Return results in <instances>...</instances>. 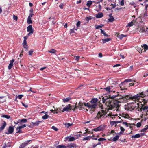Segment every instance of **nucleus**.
Instances as JSON below:
<instances>
[{"label":"nucleus","instance_id":"10","mask_svg":"<svg viewBox=\"0 0 148 148\" xmlns=\"http://www.w3.org/2000/svg\"><path fill=\"white\" fill-rule=\"evenodd\" d=\"M92 104V105L90 104L89 108V109H91V110H92L93 109H94L95 108H96V107L97 106V104Z\"/></svg>","mask_w":148,"mask_h":148},{"label":"nucleus","instance_id":"9","mask_svg":"<svg viewBox=\"0 0 148 148\" xmlns=\"http://www.w3.org/2000/svg\"><path fill=\"white\" fill-rule=\"evenodd\" d=\"M98 99L97 98H92L90 101V102L92 104H97V102L98 101Z\"/></svg>","mask_w":148,"mask_h":148},{"label":"nucleus","instance_id":"41","mask_svg":"<svg viewBox=\"0 0 148 148\" xmlns=\"http://www.w3.org/2000/svg\"><path fill=\"white\" fill-rule=\"evenodd\" d=\"M108 21L110 22H112L114 21V19L113 17H111L110 18L108 19Z\"/></svg>","mask_w":148,"mask_h":148},{"label":"nucleus","instance_id":"11","mask_svg":"<svg viewBox=\"0 0 148 148\" xmlns=\"http://www.w3.org/2000/svg\"><path fill=\"white\" fill-rule=\"evenodd\" d=\"M3 124L0 127V132H1L4 129L6 125V123L5 121H3Z\"/></svg>","mask_w":148,"mask_h":148},{"label":"nucleus","instance_id":"25","mask_svg":"<svg viewBox=\"0 0 148 148\" xmlns=\"http://www.w3.org/2000/svg\"><path fill=\"white\" fill-rule=\"evenodd\" d=\"M26 127V125L25 124L23 125L22 126H20L17 127L16 130H18V129H21L22 128H24Z\"/></svg>","mask_w":148,"mask_h":148},{"label":"nucleus","instance_id":"58","mask_svg":"<svg viewBox=\"0 0 148 148\" xmlns=\"http://www.w3.org/2000/svg\"><path fill=\"white\" fill-rule=\"evenodd\" d=\"M111 5H112V7L111 8V9L114 8L116 6V5L115 3L114 4H112V3H111Z\"/></svg>","mask_w":148,"mask_h":148},{"label":"nucleus","instance_id":"54","mask_svg":"<svg viewBox=\"0 0 148 148\" xmlns=\"http://www.w3.org/2000/svg\"><path fill=\"white\" fill-rule=\"evenodd\" d=\"M81 24V22L80 21H78L76 23V26L77 27H78Z\"/></svg>","mask_w":148,"mask_h":148},{"label":"nucleus","instance_id":"50","mask_svg":"<svg viewBox=\"0 0 148 148\" xmlns=\"http://www.w3.org/2000/svg\"><path fill=\"white\" fill-rule=\"evenodd\" d=\"M146 126L147 127L142 129L141 131V132H145L146 130L148 129V125H146Z\"/></svg>","mask_w":148,"mask_h":148},{"label":"nucleus","instance_id":"8","mask_svg":"<svg viewBox=\"0 0 148 148\" xmlns=\"http://www.w3.org/2000/svg\"><path fill=\"white\" fill-rule=\"evenodd\" d=\"M103 130V128L102 127L101 125L98 127L94 128L92 130L95 132L101 131Z\"/></svg>","mask_w":148,"mask_h":148},{"label":"nucleus","instance_id":"63","mask_svg":"<svg viewBox=\"0 0 148 148\" xmlns=\"http://www.w3.org/2000/svg\"><path fill=\"white\" fill-rule=\"evenodd\" d=\"M33 15V14L30 13L28 17V18H31V17H32Z\"/></svg>","mask_w":148,"mask_h":148},{"label":"nucleus","instance_id":"4","mask_svg":"<svg viewBox=\"0 0 148 148\" xmlns=\"http://www.w3.org/2000/svg\"><path fill=\"white\" fill-rule=\"evenodd\" d=\"M14 130V127L12 126H9L8 130V132H5V134H12Z\"/></svg>","mask_w":148,"mask_h":148},{"label":"nucleus","instance_id":"13","mask_svg":"<svg viewBox=\"0 0 148 148\" xmlns=\"http://www.w3.org/2000/svg\"><path fill=\"white\" fill-rule=\"evenodd\" d=\"M42 121H36V122L34 123L32 122L31 123L33 124V126H37L38 125L39 123L42 122Z\"/></svg>","mask_w":148,"mask_h":148},{"label":"nucleus","instance_id":"47","mask_svg":"<svg viewBox=\"0 0 148 148\" xmlns=\"http://www.w3.org/2000/svg\"><path fill=\"white\" fill-rule=\"evenodd\" d=\"M137 49L140 53H141L142 50L140 47H137Z\"/></svg>","mask_w":148,"mask_h":148},{"label":"nucleus","instance_id":"53","mask_svg":"<svg viewBox=\"0 0 148 148\" xmlns=\"http://www.w3.org/2000/svg\"><path fill=\"white\" fill-rule=\"evenodd\" d=\"M139 106H137V109H138V111H139L140 112H141L142 111V110H143V108H139Z\"/></svg>","mask_w":148,"mask_h":148},{"label":"nucleus","instance_id":"56","mask_svg":"<svg viewBox=\"0 0 148 148\" xmlns=\"http://www.w3.org/2000/svg\"><path fill=\"white\" fill-rule=\"evenodd\" d=\"M141 125V123L140 122H138L137 123L136 126L137 127H140Z\"/></svg>","mask_w":148,"mask_h":148},{"label":"nucleus","instance_id":"29","mask_svg":"<svg viewBox=\"0 0 148 148\" xmlns=\"http://www.w3.org/2000/svg\"><path fill=\"white\" fill-rule=\"evenodd\" d=\"M92 1H88L86 5H87V6L88 7H89L91 6V5H92Z\"/></svg>","mask_w":148,"mask_h":148},{"label":"nucleus","instance_id":"30","mask_svg":"<svg viewBox=\"0 0 148 148\" xmlns=\"http://www.w3.org/2000/svg\"><path fill=\"white\" fill-rule=\"evenodd\" d=\"M70 146V148H74L77 147V145L75 143H71L69 144Z\"/></svg>","mask_w":148,"mask_h":148},{"label":"nucleus","instance_id":"64","mask_svg":"<svg viewBox=\"0 0 148 148\" xmlns=\"http://www.w3.org/2000/svg\"><path fill=\"white\" fill-rule=\"evenodd\" d=\"M120 130L121 131L123 132L125 131V129H124L122 127L120 126Z\"/></svg>","mask_w":148,"mask_h":148},{"label":"nucleus","instance_id":"21","mask_svg":"<svg viewBox=\"0 0 148 148\" xmlns=\"http://www.w3.org/2000/svg\"><path fill=\"white\" fill-rule=\"evenodd\" d=\"M109 97L108 98L107 97H106L107 98V100H106V104L107 103H108V105H109L110 106V105L111 104V100H110L109 99Z\"/></svg>","mask_w":148,"mask_h":148},{"label":"nucleus","instance_id":"33","mask_svg":"<svg viewBox=\"0 0 148 148\" xmlns=\"http://www.w3.org/2000/svg\"><path fill=\"white\" fill-rule=\"evenodd\" d=\"M50 117L47 114H45L44 116H43L42 117V118L45 120L47 119L48 118H49Z\"/></svg>","mask_w":148,"mask_h":148},{"label":"nucleus","instance_id":"49","mask_svg":"<svg viewBox=\"0 0 148 148\" xmlns=\"http://www.w3.org/2000/svg\"><path fill=\"white\" fill-rule=\"evenodd\" d=\"M110 124L112 126L114 125V124H116V121H110Z\"/></svg>","mask_w":148,"mask_h":148},{"label":"nucleus","instance_id":"61","mask_svg":"<svg viewBox=\"0 0 148 148\" xmlns=\"http://www.w3.org/2000/svg\"><path fill=\"white\" fill-rule=\"evenodd\" d=\"M33 51L32 49L30 50L28 54L30 55H31L32 54V53L33 52Z\"/></svg>","mask_w":148,"mask_h":148},{"label":"nucleus","instance_id":"57","mask_svg":"<svg viewBox=\"0 0 148 148\" xmlns=\"http://www.w3.org/2000/svg\"><path fill=\"white\" fill-rule=\"evenodd\" d=\"M74 28L72 29H71L70 31V34L75 33Z\"/></svg>","mask_w":148,"mask_h":148},{"label":"nucleus","instance_id":"35","mask_svg":"<svg viewBox=\"0 0 148 148\" xmlns=\"http://www.w3.org/2000/svg\"><path fill=\"white\" fill-rule=\"evenodd\" d=\"M92 136H88L87 137L84 138L82 140L83 141L88 140H90V138L92 137Z\"/></svg>","mask_w":148,"mask_h":148},{"label":"nucleus","instance_id":"37","mask_svg":"<svg viewBox=\"0 0 148 148\" xmlns=\"http://www.w3.org/2000/svg\"><path fill=\"white\" fill-rule=\"evenodd\" d=\"M20 122H23L24 123H26L27 121V119H23L21 120H19Z\"/></svg>","mask_w":148,"mask_h":148},{"label":"nucleus","instance_id":"27","mask_svg":"<svg viewBox=\"0 0 148 148\" xmlns=\"http://www.w3.org/2000/svg\"><path fill=\"white\" fill-rule=\"evenodd\" d=\"M119 136L118 135H116L115 136L113 137L112 139V141H117L119 139Z\"/></svg>","mask_w":148,"mask_h":148},{"label":"nucleus","instance_id":"2","mask_svg":"<svg viewBox=\"0 0 148 148\" xmlns=\"http://www.w3.org/2000/svg\"><path fill=\"white\" fill-rule=\"evenodd\" d=\"M119 99L117 98V100L115 102H114L113 104L110 105V106L112 109H114V108H119L120 107V105L119 103H121V102L118 100V99Z\"/></svg>","mask_w":148,"mask_h":148},{"label":"nucleus","instance_id":"51","mask_svg":"<svg viewBox=\"0 0 148 148\" xmlns=\"http://www.w3.org/2000/svg\"><path fill=\"white\" fill-rule=\"evenodd\" d=\"M98 140L99 141H104V140H106V139L105 138H100L98 139Z\"/></svg>","mask_w":148,"mask_h":148},{"label":"nucleus","instance_id":"7","mask_svg":"<svg viewBox=\"0 0 148 148\" xmlns=\"http://www.w3.org/2000/svg\"><path fill=\"white\" fill-rule=\"evenodd\" d=\"M67 141L71 142L75 140V138L74 137H67L65 138Z\"/></svg>","mask_w":148,"mask_h":148},{"label":"nucleus","instance_id":"42","mask_svg":"<svg viewBox=\"0 0 148 148\" xmlns=\"http://www.w3.org/2000/svg\"><path fill=\"white\" fill-rule=\"evenodd\" d=\"M145 29L144 27H142L140 28L139 32H145Z\"/></svg>","mask_w":148,"mask_h":148},{"label":"nucleus","instance_id":"31","mask_svg":"<svg viewBox=\"0 0 148 148\" xmlns=\"http://www.w3.org/2000/svg\"><path fill=\"white\" fill-rule=\"evenodd\" d=\"M27 22L28 24H32L33 23L32 21L31 20V18H28Z\"/></svg>","mask_w":148,"mask_h":148},{"label":"nucleus","instance_id":"6","mask_svg":"<svg viewBox=\"0 0 148 148\" xmlns=\"http://www.w3.org/2000/svg\"><path fill=\"white\" fill-rule=\"evenodd\" d=\"M27 30L28 32H30L31 33H33V29L32 25H30L27 27Z\"/></svg>","mask_w":148,"mask_h":148},{"label":"nucleus","instance_id":"36","mask_svg":"<svg viewBox=\"0 0 148 148\" xmlns=\"http://www.w3.org/2000/svg\"><path fill=\"white\" fill-rule=\"evenodd\" d=\"M104 89L108 92H110V87L109 86L104 88Z\"/></svg>","mask_w":148,"mask_h":148},{"label":"nucleus","instance_id":"48","mask_svg":"<svg viewBox=\"0 0 148 148\" xmlns=\"http://www.w3.org/2000/svg\"><path fill=\"white\" fill-rule=\"evenodd\" d=\"M65 125L66 127H69L71 126L72 125V124H71L69 123H66L65 124Z\"/></svg>","mask_w":148,"mask_h":148},{"label":"nucleus","instance_id":"22","mask_svg":"<svg viewBox=\"0 0 148 148\" xmlns=\"http://www.w3.org/2000/svg\"><path fill=\"white\" fill-rule=\"evenodd\" d=\"M100 30H101V34H103L104 36H106L107 37H109L110 36L109 35H108V34H107L106 33V32L104 30H102L101 29H100Z\"/></svg>","mask_w":148,"mask_h":148},{"label":"nucleus","instance_id":"59","mask_svg":"<svg viewBox=\"0 0 148 148\" xmlns=\"http://www.w3.org/2000/svg\"><path fill=\"white\" fill-rule=\"evenodd\" d=\"M120 4L121 6H123L124 4V0H122L120 2Z\"/></svg>","mask_w":148,"mask_h":148},{"label":"nucleus","instance_id":"60","mask_svg":"<svg viewBox=\"0 0 148 148\" xmlns=\"http://www.w3.org/2000/svg\"><path fill=\"white\" fill-rule=\"evenodd\" d=\"M13 18L14 20L17 21V20L18 17L17 16L15 15H13Z\"/></svg>","mask_w":148,"mask_h":148},{"label":"nucleus","instance_id":"46","mask_svg":"<svg viewBox=\"0 0 148 148\" xmlns=\"http://www.w3.org/2000/svg\"><path fill=\"white\" fill-rule=\"evenodd\" d=\"M100 112H101V114H102L103 116L105 115L106 114V112L105 110H102Z\"/></svg>","mask_w":148,"mask_h":148},{"label":"nucleus","instance_id":"20","mask_svg":"<svg viewBox=\"0 0 148 148\" xmlns=\"http://www.w3.org/2000/svg\"><path fill=\"white\" fill-rule=\"evenodd\" d=\"M140 136H140V134H135V135H132V138H137L140 137Z\"/></svg>","mask_w":148,"mask_h":148},{"label":"nucleus","instance_id":"24","mask_svg":"<svg viewBox=\"0 0 148 148\" xmlns=\"http://www.w3.org/2000/svg\"><path fill=\"white\" fill-rule=\"evenodd\" d=\"M103 116L102 114H101V112H99L98 113L96 117L98 119H99V118L102 117Z\"/></svg>","mask_w":148,"mask_h":148},{"label":"nucleus","instance_id":"52","mask_svg":"<svg viewBox=\"0 0 148 148\" xmlns=\"http://www.w3.org/2000/svg\"><path fill=\"white\" fill-rule=\"evenodd\" d=\"M52 129L53 130H54L57 131L58 130V129L55 126H53L52 127Z\"/></svg>","mask_w":148,"mask_h":148},{"label":"nucleus","instance_id":"26","mask_svg":"<svg viewBox=\"0 0 148 148\" xmlns=\"http://www.w3.org/2000/svg\"><path fill=\"white\" fill-rule=\"evenodd\" d=\"M143 49H144V52L146 51V50L148 49V46L146 44H144L143 45Z\"/></svg>","mask_w":148,"mask_h":148},{"label":"nucleus","instance_id":"38","mask_svg":"<svg viewBox=\"0 0 148 148\" xmlns=\"http://www.w3.org/2000/svg\"><path fill=\"white\" fill-rule=\"evenodd\" d=\"M104 26V25L103 24H101L100 25H96L95 26V28L96 29H99L100 28H102L103 26Z\"/></svg>","mask_w":148,"mask_h":148},{"label":"nucleus","instance_id":"39","mask_svg":"<svg viewBox=\"0 0 148 148\" xmlns=\"http://www.w3.org/2000/svg\"><path fill=\"white\" fill-rule=\"evenodd\" d=\"M118 96H119V94H118L117 95H113L112 96H111V95L109 96V98H111V99H114L116 97H117Z\"/></svg>","mask_w":148,"mask_h":148},{"label":"nucleus","instance_id":"14","mask_svg":"<svg viewBox=\"0 0 148 148\" xmlns=\"http://www.w3.org/2000/svg\"><path fill=\"white\" fill-rule=\"evenodd\" d=\"M103 16V13L102 12H99L97 14H96L95 17L97 18H102Z\"/></svg>","mask_w":148,"mask_h":148},{"label":"nucleus","instance_id":"40","mask_svg":"<svg viewBox=\"0 0 148 148\" xmlns=\"http://www.w3.org/2000/svg\"><path fill=\"white\" fill-rule=\"evenodd\" d=\"M48 52L52 53H55L56 52V51L53 49H52L50 50H49Z\"/></svg>","mask_w":148,"mask_h":148},{"label":"nucleus","instance_id":"62","mask_svg":"<svg viewBox=\"0 0 148 148\" xmlns=\"http://www.w3.org/2000/svg\"><path fill=\"white\" fill-rule=\"evenodd\" d=\"M23 96V95H19L18 96V97L19 99H21Z\"/></svg>","mask_w":148,"mask_h":148},{"label":"nucleus","instance_id":"43","mask_svg":"<svg viewBox=\"0 0 148 148\" xmlns=\"http://www.w3.org/2000/svg\"><path fill=\"white\" fill-rule=\"evenodd\" d=\"M106 97H103L102 98V102L104 103H106V100H107Z\"/></svg>","mask_w":148,"mask_h":148},{"label":"nucleus","instance_id":"5","mask_svg":"<svg viewBox=\"0 0 148 148\" xmlns=\"http://www.w3.org/2000/svg\"><path fill=\"white\" fill-rule=\"evenodd\" d=\"M30 140L27 141L24 143L21 144L19 147V148H24L28 143L30 141Z\"/></svg>","mask_w":148,"mask_h":148},{"label":"nucleus","instance_id":"17","mask_svg":"<svg viewBox=\"0 0 148 148\" xmlns=\"http://www.w3.org/2000/svg\"><path fill=\"white\" fill-rule=\"evenodd\" d=\"M142 97V96H140L139 95L137 94L136 95L133 96L132 97V99H138L140 97Z\"/></svg>","mask_w":148,"mask_h":148},{"label":"nucleus","instance_id":"44","mask_svg":"<svg viewBox=\"0 0 148 148\" xmlns=\"http://www.w3.org/2000/svg\"><path fill=\"white\" fill-rule=\"evenodd\" d=\"M134 24V23L132 22V21H131L127 25V27L129 26L131 27Z\"/></svg>","mask_w":148,"mask_h":148},{"label":"nucleus","instance_id":"34","mask_svg":"<svg viewBox=\"0 0 148 148\" xmlns=\"http://www.w3.org/2000/svg\"><path fill=\"white\" fill-rule=\"evenodd\" d=\"M1 117L5 118L8 119H9L10 117V116L5 114H2Z\"/></svg>","mask_w":148,"mask_h":148},{"label":"nucleus","instance_id":"16","mask_svg":"<svg viewBox=\"0 0 148 148\" xmlns=\"http://www.w3.org/2000/svg\"><path fill=\"white\" fill-rule=\"evenodd\" d=\"M83 106V103L82 102H80L78 104V106H76L77 107V108H76V109H77V108H79V109L80 110H81V108H82Z\"/></svg>","mask_w":148,"mask_h":148},{"label":"nucleus","instance_id":"28","mask_svg":"<svg viewBox=\"0 0 148 148\" xmlns=\"http://www.w3.org/2000/svg\"><path fill=\"white\" fill-rule=\"evenodd\" d=\"M56 147L57 148H66V146L63 144L58 145Z\"/></svg>","mask_w":148,"mask_h":148},{"label":"nucleus","instance_id":"18","mask_svg":"<svg viewBox=\"0 0 148 148\" xmlns=\"http://www.w3.org/2000/svg\"><path fill=\"white\" fill-rule=\"evenodd\" d=\"M71 99L70 97H67L66 98H64L62 99L63 101L64 102H67L69 101Z\"/></svg>","mask_w":148,"mask_h":148},{"label":"nucleus","instance_id":"23","mask_svg":"<svg viewBox=\"0 0 148 148\" xmlns=\"http://www.w3.org/2000/svg\"><path fill=\"white\" fill-rule=\"evenodd\" d=\"M122 124H123L125 125V126L127 127H128V125H135V124H134V123H127L126 122H123Z\"/></svg>","mask_w":148,"mask_h":148},{"label":"nucleus","instance_id":"3","mask_svg":"<svg viewBox=\"0 0 148 148\" xmlns=\"http://www.w3.org/2000/svg\"><path fill=\"white\" fill-rule=\"evenodd\" d=\"M121 97L119 98V99H123V100H128L129 99H132V95H124L120 96Z\"/></svg>","mask_w":148,"mask_h":148},{"label":"nucleus","instance_id":"45","mask_svg":"<svg viewBox=\"0 0 148 148\" xmlns=\"http://www.w3.org/2000/svg\"><path fill=\"white\" fill-rule=\"evenodd\" d=\"M126 36L127 35H124L123 34H121V35H119L118 37L119 38H120V39H121L123 37H126Z\"/></svg>","mask_w":148,"mask_h":148},{"label":"nucleus","instance_id":"55","mask_svg":"<svg viewBox=\"0 0 148 148\" xmlns=\"http://www.w3.org/2000/svg\"><path fill=\"white\" fill-rule=\"evenodd\" d=\"M50 111H51L54 114L58 113V112H57V111L55 110V109L54 110H51Z\"/></svg>","mask_w":148,"mask_h":148},{"label":"nucleus","instance_id":"32","mask_svg":"<svg viewBox=\"0 0 148 148\" xmlns=\"http://www.w3.org/2000/svg\"><path fill=\"white\" fill-rule=\"evenodd\" d=\"M93 18V17L91 16H89V17H86L85 18V20L88 22L89 20H90Z\"/></svg>","mask_w":148,"mask_h":148},{"label":"nucleus","instance_id":"12","mask_svg":"<svg viewBox=\"0 0 148 148\" xmlns=\"http://www.w3.org/2000/svg\"><path fill=\"white\" fill-rule=\"evenodd\" d=\"M14 61V60L13 59H12L10 61L8 66V68L9 70L12 67Z\"/></svg>","mask_w":148,"mask_h":148},{"label":"nucleus","instance_id":"19","mask_svg":"<svg viewBox=\"0 0 148 148\" xmlns=\"http://www.w3.org/2000/svg\"><path fill=\"white\" fill-rule=\"evenodd\" d=\"M102 40L103 41V43H105L111 40V39L110 38H107L105 39H102Z\"/></svg>","mask_w":148,"mask_h":148},{"label":"nucleus","instance_id":"1","mask_svg":"<svg viewBox=\"0 0 148 148\" xmlns=\"http://www.w3.org/2000/svg\"><path fill=\"white\" fill-rule=\"evenodd\" d=\"M76 108H77V107L75 106H71L70 104H69L68 105L64 108L63 109L62 112H63L65 111H68L71 110H73V111H74Z\"/></svg>","mask_w":148,"mask_h":148},{"label":"nucleus","instance_id":"15","mask_svg":"<svg viewBox=\"0 0 148 148\" xmlns=\"http://www.w3.org/2000/svg\"><path fill=\"white\" fill-rule=\"evenodd\" d=\"M132 79H125L124 82H122L121 84H120L119 85V86H120V87H121V86H122L125 82H132Z\"/></svg>","mask_w":148,"mask_h":148}]
</instances>
